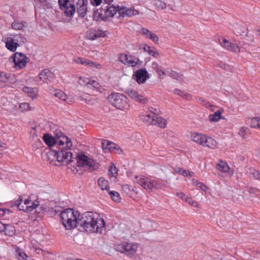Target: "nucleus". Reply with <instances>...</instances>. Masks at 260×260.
Masks as SVG:
<instances>
[{
  "instance_id": "1",
  "label": "nucleus",
  "mask_w": 260,
  "mask_h": 260,
  "mask_svg": "<svg viewBox=\"0 0 260 260\" xmlns=\"http://www.w3.org/2000/svg\"><path fill=\"white\" fill-rule=\"evenodd\" d=\"M79 226L88 233H101L105 229V223L100 215L92 212L82 214L79 219Z\"/></svg>"
},
{
  "instance_id": "2",
  "label": "nucleus",
  "mask_w": 260,
  "mask_h": 260,
  "mask_svg": "<svg viewBox=\"0 0 260 260\" xmlns=\"http://www.w3.org/2000/svg\"><path fill=\"white\" fill-rule=\"evenodd\" d=\"M134 182L149 193L154 192L155 190L165 189L167 187L165 181L143 175L135 176Z\"/></svg>"
},
{
  "instance_id": "3",
  "label": "nucleus",
  "mask_w": 260,
  "mask_h": 260,
  "mask_svg": "<svg viewBox=\"0 0 260 260\" xmlns=\"http://www.w3.org/2000/svg\"><path fill=\"white\" fill-rule=\"evenodd\" d=\"M81 216L78 211L71 208L66 209L60 214L61 221L66 230H72L79 226L78 221Z\"/></svg>"
},
{
  "instance_id": "4",
  "label": "nucleus",
  "mask_w": 260,
  "mask_h": 260,
  "mask_svg": "<svg viewBox=\"0 0 260 260\" xmlns=\"http://www.w3.org/2000/svg\"><path fill=\"white\" fill-rule=\"evenodd\" d=\"M55 134L56 139L49 134L44 135L43 139L48 146H52L56 143L60 149H69L72 147V143L69 138L61 132H56Z\"/></svg>"
},
{
  "instance_id": "5",
  "label": "nucleus",
  "mask_w": 260,
  "mask_h": 260,
  "mask_svg": "<svg viewBox=\"0 0 260 260\" xmlns=\"http://www.w3.org/2000/svg\"><path fill=\"white\" fill-rule=\"evenodd\" d=\"M3 41L8 50L14 52L19 46L26 43V39L20 34H8L3 37Z\"/></svg>"
},
{
  "instance_id": "6",
  "label": "nucleus",
  "mask_w": 260,
  "mask_h": 260,
  "mask_svg": "<svg viewBox=\"0 0 260 260\" xmlns=\"http://www.w3.org/2000/svg\"><path fill=\"white\" fill-rule=\"evenodd\" d=\"M190 137L192 141L199 145L211 149H215L216 147V140L206 135L194 132L191 134Z\"/></svg>"
},
{
  "instance_id": "7",
  "label": "nucleus",
  "mask_w": 260,
  "mask_h": 260,
  "mask_svg": "<svg viewBox=\"0 0 260 260\" xmlns=\"http://www.w3.org/2000/svg\"><path fill=\"white\" fill-rule=\"evenodd\" d=\"M109 100L113 106L120 110L127 109L129 107L126 96L122 94L113 93L109 96Z\"/></svg>"
},
{
  "instance_id": "8",
  "label": "nucleus",
  "mask_w": 260,
  "mask_h": 260,
  "mask_svg": "<svg viewBox=\"0 0 260 260\" xmlns=\"http://www.w3.org/2000/svg\"><path fill=\"white\" fill-rule=\"evenodd\" d=\"M138 247V244L136 243L122 242L116 245L115 248L117 251L132 256L136 253Z\"/></svg>"
},
{
  "instance_id": "9",
  "label": "nucleus",
  "mask_w": 260,
  "mask_h": 260,
  "mask_svg": "<svg viewBox=\"0 0 260 260\" xmlns=\"http://www.w3.org/2000/svg\"><path fill=\"white\" fill-rule=\"evenodd\" d=\"M49 154L53 156L59 162H62L63 165H68L72 161V154L68 150H61L56 151L52 150L49 152Z\"/></svg>"
},
{
  "instance_id": "10",
  "label": "nucleus",
  "mask_w": 260,
  "mask_h": 260,
  "mask_svg": "<svg viewBox=\"0 0 260 260\" xmlns=\"http://www.w3.org/2000/svg\"><path fill=\"white\" fill-rule=\"evenodd\" d=\"M10 60L14 63V68L17 70L24 68L29 61L28 57L20 52L15 53L11 57Z\"/></svg>"
},
{
  "instance_id": "11",
  "label": "nucleus",
  "mask_w": 260,
  "mask_h": 260,
  "mask_svg": "<svg viewBox=\"0 0 260 260\" xmlns=\"http://www.w3.org/2000/svg\"><path fill=\"white\" fill-rule=\"evenodd\" d=\"M118 60L125 66L131 67L140 66L142 63L138 57L129 54H120Z\"/></svg>"
},
{
  "instance_id": "12",
  "label": "nucleus",
  "mask_w": 260,
  "mask_h": 260,
  "mask_svg": "<svg viewBox=\"0 0 260 260\" xmlns=\"http://www.w3.org/2000/svg\"><path fill=\"white\" fill-rule=\"evenodd\" d=\"M77 163L79 166L92 171L98 168V164L93 159L88 157L84 154L78 155L76 158Z\"/></svg>"
},
{
  "instance_id": "13",
  "label": "nucleus",
  "mask_w": 260,
  "mask_h": 260,
  "mask_svg": "<svg viewBox=\"0 0 260 260\" xmlns=\"http://www.w3.org/2000/svg\"><path fill=\"white\" fill-rule=\"evenodd\" d=\"M79 84L81 86H86L88 88L95 89L101 91V86L95 80L86 77H79Z\"/></svg>"
},
{
  "instance_id": "14",
  "label": "nucleus",
  "mask_w": 260,
  "mask_h": 260,
  "mask_svg": "<svg viewBox=\"0 0 260 260\" xmlns=\"http://www.w3.org/2000/svg\"><path fill=\"white\" fill-rule=\"evenodd\" d=\"M60 8L62 10L67 17H72L76 12V8L69 0H59Z\"/></svg>"
},
{
  "instance_id": "15",
  "label": "nucleus",
  "mask_w": 260,
  "mask_h": 260,
  "mask_svg": "<svg viewBox=\"0 0 260 260\" xmlns=\"http://www.w3.org/2000/svg\"><path fill=\"white\" fill-rule=\"evenodd\" d=\"M43 240V236L38 235L37 234H33L31 236L30 243V248L36 253L40 254L42 251L41 248L40 242Z\"/></svg>"
},
{
  "instance_id": "16",
  "label": "nucleus",
  "mask_w": 260,
  "mask_h": 260,
  "mask_svg": "<svg viewBox=\"0 0 260 260\" xmlns=\"http://www.w3.org/2000/svg\"><path fill=\"white\" fill-rule=\"evenodd\" d=\"M125 93L132 100L141 104H145L148 101V99L144 95L133 89L126 90Z\"/></svg>"
},
{
  "instance_id": "17",
  "label": "nucleus",
  "mask_w": 260,
  "mask_h": 260,
  "mask_svg": "<svg viewBox=\"0 0 260 260\" xmlns=\"http://www.w3.org/2000/svg\"><path fill=\"white\" fill-rule=\"evenodd\" d=\"M102 147L103 151L106 153L111 152L117 154L122 153V150L118 146L107 140L102 141Z\"/></svg>"
},
{
  "instance_id": "18",
  "label": "nucleus",
  "mask_w": 260,
  "mask_h": 260,
  "mask_svg": "<svg viewBox=\"0 0 260 260\" xmlns=\"http://www.w3.org/2000/svg\"><path fill=\"white\" fill-rule=\"evenodd\" d=\"M218 42L220 45L226 50L233 52H240L241 48L238 45L230 42L224 38L219 39Z\"/></svg>"
},
{
  "instance_id": "19",
  "label": "nucleus",
  "mask_w": 260,
  "mask_h": 260,
  "mask_svg": "<svg viewBox=\"0 0 260 260\" xmlns=\"http://www.w3.org/2000/svg\"><path fill=\"white\" fill-rule=\"evenodd\" d=\"M51 93L54 96L68 104H71L74 102V99L73 96L67 95L61 90L53 89Z\"/></svg>"
},
{
  "instance_id": "20",
  "label": "nucleus",
  "mask_w": 260,
  "mask_h": 260,
  "mask_svg": "<svg viewBox=\"0 0 260 260\" xmlns=\"http://www.w3.org/2000/svg\"><path fill=\"white\" fill-rule=\"evenodd\" d=\"M150 76L145 69H139L135 72L133 75V78L139 84H144Z\"/></svg>"
},
{
  "instance_id": "21",
  "label": "nucleus",
  "mask_w": 260,
  "mask_h": 260,
  "mask_svg": "<svg viewBox=\"0 0 260 260\" xmlns=\"http://www.w3.org/2000/svg\"><path fill=\"white\" fill-rule=\"evenodd\" d=\"M105 37V32L100 29L90 28L86 33V39L90 40H95L98 38Z\"/></svg>"
},
{
  "instance_id": "22",
  "label": "nucleus",
  "mask_w": 260,
  "mask_h": 260,
  "mask_svg": "<svg viewBox=\"0 0 260 260\" xmlns=\"http://www.w3.org/2000/svg\"><path fill=\"white\" fill-rule=\"evenodd\" d=\"M75 2L78 15L81 17H84L87 14L88 1L80 0Z\"/></svg>"
},
{
  "instance_id": "23",
  "label": "nucleus",
  "mask_w": 260,
  "mask_h": 260,
  "mask_svg": "<svg viewBox=\"0 0 260 260\" xmlns=\"http://www.w3.org/2000/svg\"><path fill=\"white\" fill-rule=\"evenodd\" d=\"M140 33L146 39L151 40L154 44L159 43V39L158 36L148 29L142 27L140 30Z\"/></svg>"
},
{
  "instance_id": "24",
  "label": "nucleus",
  "mask_w": 260,
  "mask_h": 260,
  "mask_svg": "<svg viewBox=\"0 0 260 260\" xmlns=\"http://www.w3.org/2000/svg\"><path fill=\"white\" fill-rule=\"evenodd\" d=\"M216 168L219 172L226 173L230 176H232L234 172V170L229 166L226 161L223 160H220L217 164Z\"/></svg>"
},
{
  "instance_id": "25",
  "label": "nucleus",
  "mask_w": 260,
  "mask_h": 260,
  "mask_svg": "<svg viewBox=\"0 0 260 260\" xmlns=\"http://www.w3.org/2000/svg\"><path fill=\"white\" fill-rule=\"evenodd\" d=\"M224 112L223 108H219L218 110L216 111L213 114H211L208 116L209 120L210 122H216L220 119H224L225 118L222 116Z\"/></svg>"
},
{
  "instance_id": "26",
  "label": "nucleus",
  "mask_w": 260,
  "mask_h": 260,
  "mask_svg": "<svg viewBox=\"0 0 260 260\" xmlns=\"http://www.w3.org/2000/svg\"><path fill=\"white\" fill-rule=\"evenodd\" d=\"M25 212H30L32 210L36 209L39 205V202L37 199H32L31 197L25 199ZM25 204V203H24Z\"/></svg>"
},
{
  "instance_id": "27",
  "label": "nucleus",
  "mask_w": 260,
  "mask_h": 260,
  "mask_svg": "<svg viewBox=\"0 0 260 260\" xmlns=\"http://www.w3.org/2000/svg\"><path fill=\"white\" fill-rule=\"evenodd\" d=\"M22 91L31 99L34 100L38 98V90L35 88L25 86L22 88Z\"/></svg>"
},
{
  "instance_id": "28",
  "label": "nucleus",
  "mask_w": 260,
  "mask_h": 260,
  "mask_svg": "<svg viewBox=\"0 0 260 260\" xmlns=\"http://www.w3.org/2000/svg\"><path fill=\"white\" fill-rule=\"evenodd\" d=\"M15 253L18 260H31L25 251L17 246L14 247Z\"/></svg>"
},
{
  "instance_id": "29",
  "label": "nucleus",
  "mask_w": 260,
  "mask_h": 260,
  "mask_svg": "<svg viewBox=\"0 0 260 260\" xmlns=\"http://www.w3.org/2000/svg\"><path fill=\"white\" fill-rule=\"evenodd\" d=\"M52 76V73L48 69H44L39 74V79L43 82H46Z\"/></svg>"
},
{
  "instance_id": "30",
  "label": "nucleus",
  "mask_w": 260,
  "mask_h": 260,
  "mask_svg": "<svg viewBox=\"0 0 260 260\" xmlns=\"http://www.w3.org/2000/svg\"><path fill=\"white\" fill-rule=\"evenodd\" d=\"M191 183L193 185L198 187L206 193L210 194V189L206 185L196 179H192Z\"/></svg>"
},
{
  "instance_id": "31",
  "label": "nucleus",
  "mask_w": 260,
  "mask_h": 260,
  "mask_svg": "<svg viewBox=\"0 0 260 260\" xmlns=\"http://www.w3.org/2000/svg\"><path fill=\"white\" fill-rule=\"evenodd\" d=\"M3 232H4L5 235L9 237H12L16 234L15 228L11 224H4V229Z\"/></svg>"
},
{
  "instance_id": "32",
  "label": "nucleus",
  "mask_w": 260,
  "mask_h": 260,
  "mask_svg": "<svg viewBox=\"0 0 260 260\" xmlns=\"http://www.w3.org/2000/svg\"><path fill=\"white\" fill-rule=\"evenodd\" d=\"M142 49L144 52H147L150 55L153 57H156L159 55V53L155 48L150 47L146 44L144 45Z\"/></svg>"
},
{
  "instance_id": "33",
  "label": "nucleus",
  "mask_w": 260,
  "mask_h": 260,
  "mask_svg": "<svg viewBox=\"0 0 260 260\" xmlns=\"http://www.w3.org/2000/svg\"><path fill=\"white\" fill-rule=\"evenodd\" d=\"M98 184L102 190H106L107 191V192L108 190H109L110 187L109 185V182L103 177H100L98 179Z\"/></svg>"
},
{
  "instance_id": "34",
  "label": "nucleus",
  "mask_w": 260,
  "mask_h": 260,
  "mask_svg": "<svg viewBox=\"0 0 260 260\" xmlns=\"http://www.w3.org/2000/svg\"><path fill=\"white\" fill-rule=\"evenodd\" d=\"M156 118V115L155 113L153 112H148L143 115L142 118L144 120L153 124V122L154 121Z\"/></svg>"
},
{
  "instance_id": "35",
  "label": "nucleus",
  "mask_w": 260,
  "mask_h": 260,
  "mask_svg": "<svg viewBox=\"0 0 260 260\" xmlns=\"http://www.w3.org/2000/svg\"><path fill=\"white\" fill-rule=\"evenodd\" d=\"M250 126L251 128L260 129V117H255L250 119Z\"/></svg>"
},
{
  "instance_id": "36",
  "label": "nucleus",
  "mask_w": 260,
  "mask_h": 260,
  "mask_svg": "<svg viewBox=\"0 0 260 260\" xmlns=\"http://www.w3.org/2000/svg\"><path fill=\"white\" fill-rule=\"evenodd\" d=\"M123 191L128 195L132 196L133 193H136V188L133 186L124 184L122 186Z\"/></svg>"
},
{
  "instance_id": "37",
  "label": "nucleus",
  "mask_w": 260,
  "mask_h": 260,
  "mask_svg": "<svg viewBox=\"0 0 260 260\" xmlns=\"http://www.w3.org/2000/svg\"><path fill=\"white\" fill-rule=\"evenodd\" d=\"M83 65L90 67L95 68L96 69H99L102 68V65L100 63L96 62H93L91 60L85 58H84V59Z\"/></svg>"
},
{
  "instance_id": "38",
  "label": "nucleus",
  "mask_w": 260,
  "mask_h": 260,
  "mask_svg": "<svg viewBox=\"0 0 260 260\" xmlns=\"http://www.w3.org/2000/svg\"><path fill=\"white\" fill-rule=\"evenodd\" d=\"M153 125H157L158 126L164 128L166 127L167 124L166 120L160 117H157L156 116V118H155L154 121L153 122Z\"/></svg>"
},
{
  "instance_id": "39",
  "label": "nucleus",
  "mask_w": 260,
  "mask_h": 260,
  "mask_svg": "<svg viewBox=\"0 0 260 260\" xmlns=\"http://www.w3.org/2000/svg\"><path fill=\"white\" fill-rule=\"evenodd\" d=\"M108 193L110 198L116 202H119L121 200V197L119 193L116 191L108 190Z\"/></svg>"
},
{
  "instance_id": "40",
  "label": "nucleus",
  "mask_w": 260,
  "mask_h": 260,
  "mask_svg": "<svg viewBox=\"0 0 260 260\" xmlns=\"http://www.w3.org/2000/svg\"><path fill=\"white\" fill-rule=\"evenodd\" d=\"M247 173L250 177H252L255 179L259 180L260 181V173L256 170L250 168L247 172Z\"/></svg>"
},
{
  "instance_id": "41",
  "label": "nucleus",
  "mask_w": 260,
  "mask_h": 260,
  "mask_svg": "<svg viewBox=\"0 0 260 260\" xmlns=\"http://www.w3.org/2000/svg\"><path fill=\"white\" fill-rule=\"evenodd\" d=\"M7 75L6 73L0 71V87L3 88L6 86Z\"/></svg>"
},
{
  "instance_id": "42",
  "label": "nucleus",
  "mask_w": 260,
  "mask_h": 260,
  "mask_svg": "<svg viewBox=\"0 0 260 260\" xmlns=\"http://www.w3.org/2000/svg\"><path fill=\"white\" fill-rule=\"evenodd\" d=\"M152 4L157 9H164L166 7V5L165 3L160 1V0H153Z\"/></svg>"
},
{
  "instance_id": "43",
  "label": "nucleus",
  "mask_w": 260,
  "mask_h": 260,
  "mask_svg": "<svg viewBox=\"0 0 260 260\" xmlns=\"http://www.w3.org/2000/svg\"><path fill=\"white\" fill-rule=\"evenodd\" d=\"M127 12L128 17H131L140 14L139 11L136 9L134 7L127 8Z\"/></svg>"
},
{
  "instance_id": "44",
  "label": "nucleus",
  "mask_w": 260,
  "mask_h": 260,
  "mask_svg": "<svg viewBox=\"0 0 260 260\" xmlns=\"http://www.w3.org/2000/svg\"><path fill=\"white\" fill-rule=\"evenodd\" d=\"M118 174V170L116 168L115 166L112 164L109 170V176L112 178H116Z\"/></svg>"
},
{
  "instance_id": "45",
  "label": "nucleus",
  "mask_w": 260,
  "mask_h": 260,
  "mask_svg": "<svg viewBox=\"0 0 260 260\" xmlns=\"http://www.w3.org/2000/svg\"><path fill=\"white\" fill-rule=\"evenodd\" d=\"M246 30V28L244 26L237 25L235 28L234 33L237 36H241L245 32Z\"/></svg>"
},
{
  "instance_id": "46",
  "label": "nucleus",
  "mask_w": 260,
  "mask_h": 260,
  "mask_svg": "<svg viewBox=\"0 0 260 260\" xmlns=\"http://www.w3.org/2000/svg\"><path fill=\"white\" fill-rule=\"evenodd\" d=\"M118 12V7L111 6L107 9V15L110 17H113Z\"/></svg>"
},
{
  "instance_id": "47",
  "label": "nucleus",
  "mask_w": 260,
  "mask_h": 260,
  "mask_svg": "<svg viewBox=\"0 0 260 260\" xmlns=\"http://www.w3.org/2000/svg\"><path fill=\"white\" fill-rule=\"evenodd\" d=\"M24 27V24L20 22L14 21L12 23V27L15 30H21Z\"/></svg>"
},
{
  "instance_id": "48",
  "label": "nucleus",
  "mask_w": 260,
  "mask_h": 260,
  "mask_svg": "<svg viewBox=\"0 0 260 260\" xmlns=\"http://www.w3.org/2000/svg\"><path fill=\"white\" fill-rule=\"evenodd\" d=\"M19 109L22 112L30 111L32 109L29 104L25 102L20 104Z\"/></svg>"
},
{
  "instance_id": "49",
  "label": "nucleus",
  "mask_w": 260,
  "mask_h": 260,
  "mask_svg": "<svg viewBox=\"0 0 260 260\" xmlns=\"http://www.w3.org/2000/svg\"><path fill=\"white\" fill-rule=\"evenodd\" d=\"M127 8L125 7H118V13L122 17H127Z\"/></svg>"
},
{
  "instance_id": "50",
  "label": "nucleus",
  "mask_w": 260,
  "mask_h": 260,
  "mask_svg": "<svg viewBox=\"0 0 260 260\" xmlns=\"http://www.w3.org/2000/svg\"><path fill=\"white\" fill-rule=\"evenodd\" d=\"M180 198H181L183 201L187 203L189 205H190L191 202L194 200L191 198L187 196L182 192H180Z\"/></svg>"
},
{
  "instance_id": "51",
  "label": "nucleus",
  "mask_w": 260,
  "mask_h": 260,
  "mask_svg": "<svg viewBox=\"0 0 260 260\" xmlns=\"http://www.w3.org/2000/svg\"><path fill=\"white\" fill-rule=\"evenodd\" d=\"M197 102L205 106L206 108L209 105V102L205 98L201 96L197 97L196 98Z\"/></svg>"
},
{
  "instance_id": "52",
  "label": "nucleus",
  "mask_w": 260,
  "mask_h": 260,
  "mask_svg": "<svg viewBox=\"0 0 260 260\" xmlns=\"http://www.w3.org/2000/svg\"><path fill=\"white\" fill-rule=\"evenodd\" d=\"M17 81L16 78L14 75L8 74L7 78V83L11 84H15Z\"/></svg>"
},
{
  "instance_id": "53",
  "label": "nucleus",
  "mask_w": 260,
  "mask_h": 260,
  "mask_svg": "<svg viewBox=\"0 0 260 260\" xmlns=\"http://www.w3.org/2000/svg\"><path fill=\"white\" fill-rule=\"evenodd\" d=\"M30 133L33 137L37 136L40 133V127L37 125L31 127Z\"/></svg>"
},
{
  "instance_id": "54",
  "label": "nucleus",
  "mask_w": 260,
  "mask_h": 260,
  "mask_svg": "<svg viewBox=\"0 0 260 260\" xmlns=\"http://www.w3.org/2000/svg\"><path fill=\"white\" fill-rule=\"evenodd\" d=\"M180 174L184 177H191L193 175V173L188 170H184L180 169Z\"/></svg>"
},
{
  "instance_id": "55",
  "label": "nucleus",
  "mask_w": 260,
  "mask_h": 260,
  "mask_svg": "<svg viewBox=\"0 0 260 260\" xmlns=\"http://www.w3.org/2000/svg\"><path fill=\"white\" fill-rule=\"evenodd\" d=\"M24 203H26L25 199L24 200H20V202L17 205V207L20 210L25 211V207H26V204H24Z\"/></svg>"
},
{
  "instance_id": "56",
  "label": "nucleus",
  "mask_w": 260,
  "mask_h": 260,
  "mask_svg": "<svg viewBox=\"0 0 260 260\" xmlns=\"http://www.w3.org/2000/svg\"><path fill=\"white\" fill-rule=\"evenodd\" d=\"M180 96L185 99L187 100H189L191 98V96L190 94L187 93L184 91L180 90Z\"/></svg>"
},
{
  "instance_id": "57",
  "label": "nucleus",
  "mask_w": 260,
  "mask_h": 260,
  "mask_svg": "<svg viewBox=\"0 0 260 260\" xmlns=\"http://www.w3.org/2000/svg\"><path fill=\"white\" fill-rule=\"evenodd\" d=\"M84 59V58L77 57L74 58L73 62L77 64H80L83 65Z\"/></svg>"
},
{
  "instance_id": "58",
  "label": "nucleus",
  "mask_w": 260,
  "mask_h": 260,
  "mask_svg": "<svg viewBox=\"0 0 260 260\" xmlns=\"http://www.w3.org/2000/svg\"><path fill=\"white\" fill-rule=\"evenodd\" d=\"M102 2V0H90L91 4L94 7L100 6Z\"/></svg>"
},
{
  "instance_id": "59",
  "label": "nucleus",
  "mask_w": 260,
  "mask_h": 260,
  "mask_svg": "<svg viewBox=\"0 0 260 260\" xmlns=\"http://www.w3.org/2000/svg\"><path fill=\"white\" fill-rule=\"evenodd\" d=\"M156 73L159 76V77L161 78H163L164 76L166 75V73L164 71L160 70H156Z\"/></svg>"
},
{
  "instance_id": "60",
  "label": "nucleus",
  "mask_w": 260,
  "mask_h": 260,
  "mask_svg": "<svg viewBox=\"0 0 260 260\" xmlns=\"http://www.w3.org/2000/svg\"><path fill=\"white\" fill-rule=\"evenodd\" d=\"M169 74L170 76L174 79H177L178 76L177 72L173 70H171V71L169 72Z\"/></svg>"
},
{
  "instance_id": "61",
  "label": "nucleus",
  "mask_w": 260,
  "mask_h": 260,
  "mask_svg": "<svg viewBox=\"0 0 260 260\" xmlns=\"http://www.w3.org/2000/svg\"><path fill=\"white\" fill-rule=\"evenodd\" d=\"M190 205L197 208H200V204L197 201H196L194 200L192 202H191V203L190 204Z\"/></svg>"
},
{
  "instance_id": "62",
  "label": "nucleus",
  "mask_w": 260,
  "mask_h": 260,
  "mask_svg": "<svg viewBox=\"0 0 260 260\" xmlns=\"http://www.w3.org/2000/svg\"><path fill=\"white\" fill-rule=\"evenodd\" d=\"M152 68L156 72V70H160L158 64L156 62H153L152 63Z\"/></svg>"
},
{
  "instance_id": "63",
  "label": "nucleus",
  "mask_w": 260,
  "mask_h": 260,
  "mask_svg": "<svg viewBox=\"0 0 260 260\" xmlns=\"http://www.w3.org/2000/svg\"><path fill=\"white\" fill-rule=\"evenodd\" d=\"M206 108L209 109L212 112L215 111L216 109V107L212 105L210 103H209V105H208Z\"/></svg>"
},
{
  "instance_id": "64",
  "label": "nucleus",
  "mask_w": 260,
  "mask_h": 260,
  "mask_svg": "<svg viewBox=\"0 0 260 260\" xmlns=\"http://www.w3.org/2000/svg\"><path fill=\"white\" fill-rule=\"evenodd\" d=\"M6 148V144L0 141V151Z\"/></svg>"
}]
</instances>
